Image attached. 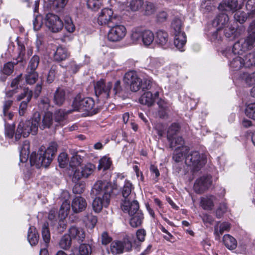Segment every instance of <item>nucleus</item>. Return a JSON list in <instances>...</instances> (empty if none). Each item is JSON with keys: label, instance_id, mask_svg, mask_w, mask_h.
<instances>
[{"label": "nucleus", "instance_id": "nucleus-54", "mask_svg": "<svg viewBox=\"0 0 255 255\" xmlns=\"http://www.w3.org/2000/svg\"><path fill=\"white\" fill-rule=\"evenodd\" d=\"M155 11V7L153 3L149 1H146L144 6V14L146 15H151Z\"/></svg>", "mask_w": 255, "mask_h": 255}, {"label": "nucleus", "instance_id": "nucleus-5", "mask_svg": "<svg viewBox=\"0 0 255 255\" xmlns=\"http://www.w3.org/2000/svg\"><path fill=\"white\" fill-rule=\"evenodd\" d=\"M255 45L247 38L236 42L233 46L232 50H229L224 52V54L228 58H231L233 56H240L246 51L252 49Z\"/></svg>", "mask_w": 255, "mask_h": 255}, {"label": "nucleus", "instance_id": "nucleus-46", "mask_svg": "<svg viewBox=\"0 0 255 255\" xmlns=\"http://www.w3.org/2000/svg\"><path fill=\"white\" fill-rule=\"evenodd\" d=\"M245 112L248 118L255 121V102L248 104Z\"/></svg>", "mask_w": 255, "mask_h": 255}, {"label": "nucleus", "instance_id": "nucleus-26", "mask_svg": "<svg viewBox=\"0 0 255 255\" xmlns=\"http://www.w3.org/2000/svg\"><path fill=\"white\" fill-rule=\"evenodd\" d=\"M129 215L130 217L129 223L131 227L136 228L141 225L144 217L141 210Z\"/></svg>", "mask_w": 255, "mask_h": 255}, {"label": "nucleus", "instance_id": "nucleus-21", "mask_svg": "<svg viewBox=\"0 0 255 255\" xmlns=\"http://www.w3.org/2000/svg\"><path fill=\"white\" fill-rule=\"evenodd\" d=\"M221 10L225 11H237L238 8V2L237 0H226L221 2L218 6Z\"/></svg>", "mask_w": 255, "mask_h": 255}, {"label": "nucleus", "instance_id": "nucleus-31", "mask_svg": "<svg viewBox=\"0 0 255 255\" xmlns=\"http://www.w3.org/2000/svg\"><path fill=\"white\" fill-rule=\"evenodd\" d=\"M29 142L25 140L22 144L20 151V161L21 162H25L27 161L29 154Z\"/></svg>", "mask_w": 255, "mask_h": 255}, {"label": "nucleus", "instance_id": "nucleus-52", "mask_svg": "<svg viewBox=\"0 0 255 255\" xmlns=\"http://www.w3.org/2000/svg\"><path fill=\"white\" fill-rule=\"evenodd\" d=\"M182 26V22L180 19L175 18L172 22L171 26L174 30V33L182 32L181 30Z\"/></svg>", "mask_w": 255, "mask_h": 255}, {"label": "nucleus", "instance_id": "nucleus-59", "mask_svg": "<svg viewBox=\"0 0 255 255\" xmlns=\"http://www.w3.org/2000/svg\"><path fill=\"white\" fill-rule=\"evenodd\" d=\"M30 101V95L29 94L27 98V101H22L20 105L19 108V114L20 116H22L25 113L27 108V103Z\"/></svg>", "mask_w": 255, "mask_h": 255}, {"label": "nucleus", "instance_id": "nucleus-48", "mask_svg": "<svg viewBox=\"0 0 255 255\" xmlns=\"http://www.w3.org/2000/svg\"><path fill=\"white\" fill-rule=\"evenodd\" d=\"M182 150V148L180 149H175L172 158L176 162L182 161L184 157L189 152V150L187 152H183Z\"/></svg>", "mask_w": 255, "mask_h": 255}, {"label": "nucleus", "instance_id": "nucleus-43", "mask_svg": "<svg viewBox=\"0 0 255 255\" xmlns=\"http://www.w3.org/2000/svg\"><path fill=\"white\" fill-rule=\"evenodd\" d=\"M42 236L44 242V247H47V244L50 240V234L48 225L46 223H44L42 226Z\"/></svg>", "mask_w": 255, "mask_h": 255}, {"label": "nucleus", "instance_id": "nucleus-23", "mask_svg": "<svg viewBox=\"0 0 255 255\" xmlns=\"http://www.w3.org/2000/svg\"><path fill=\"white\" fill-rule=\"evenodd\" d=\"M174 45L181 51L184 50V46L186 43V36L184 32L174 33Z\"/></svg>", "mask_w": 255, "mask_h": 255}, {"label": "nucleus", "instance_id": "nucleus-61", "mask_svg": "<svg viewBox=\"0 0 255 255\" xmlns=\"http://www.w3.org/2000/svg\"><path fill=\"white\" fill-rule=\"evenodd\" d=\"M227 211V207L225 203H221L217 208L216 215L218 218H221Z\"/></svg>", "mask_w": 255, "mask_h": 255}, {"label": "nucleus", "instance_id": "nucleus-47", "mask_svg": "<svg viewBox=\"0 0 255 255\" xmlns=\"http://www.w3.org/2000/svg\"><path fill=\"white\" fill-rule=\"evenodd\" d=\"M40 58L37 55H34L32 56L29 62L26 70L35 71L39 63Z\"/></svg>", "mask_w": 255, "mask_h": 255}, {"label": "nucleus", "instance_id": "nucleus-10", "mask_svg": "<svg viewBox=\"0 0 255 255\" xmlns=\"http://www.w3.org/2000/svg\"><path fill=\"white\" fill-rule=\"evenodd\" d=\"M112 87L111 82L106 83L103 80L98 81L94 86L96 96L102 101L108 99Z\"/></svg>", "mask_w": 255, "mask_h": 255}, {"label": "nucleus", "instance_id": "nucleus-3", "mask_svg": "<svg viewBox=\"0 0 255 255\" xmlns=\"http://www.w3.org/2000/svg\"><path fill=\"white\" fill-rule=\"evenodd\" d=\"M40 121V113L35 112L31 119V121H27L25 122H20L18 125L15 138L16 140L20 139L21 135L24 137H27L30 133L34 135L36 134L38 128V122Z\"/></svg>", "mask_w": 255, "mask_h": 255}, {"label": "nucleus", "instance_id": "nucleus-50", "mask_svg": "<svg viewBox=\"0 0 255 255\" xmlns=\"http://www.w3.org/2000/svg\"><path fill=\"white\" fill-rule=\"evenodd\" d=\"M75 184L73 188V192L74 194H82L85 188V183L83 181H79L75 182Z\"/></svg>", "mask_w": 255, "mask_h": 255}, {"label": "nucleus", "instance_id": "nucleus-2", "mask_svg": "<svg viewBox=\"0 0 255 255\" xmlns=\"http://www.w3.org/2000/svg\"><path fill=\"white\" fill-rule=\"evenodd\" d=\"M57 143L53 142L50 143L47 149L42 146L37 153L32 152L30 157L31 165H35L37 168L48 166L57 151Z\"/></svg>", "mask_w": 255, "mask_h": 255}, {"label": "nucleus", "instance_id": "nucleus-38", "mask_svg": "<svg viewBox=\"0 0 255 255\" xmlns=\"http://www.w3.org/2000/svg\"><path fill=\"white\" fill-rule=\"evenodd\" d=\"M247 32L248 36L246 38L255 45V20H253L250 23Z\"/></svg>", "mask_w": 255, "mask_h": 255}, {"label": "nucleus", "instance_id": "nucleus-19", "mask_svg": "<svg viewBox=\"0 0 255 255\" xmlns=\"http://www.w3.org/2000/svg\"><path fill=\"white\" fill-rule=\"evenodd\" d=\"M38 127L41 129L50 128L53 124V119L52 113H45L41 118L40 115V121L38 122Z\"/></svg>", "mask_w": 255, "mask_h": 255}, {"label": "nucleus", "instance_id": "nucleus-49", "mask_svg": "<svg viewBox=\"0 0 255 255\" xmlns=\"http://www.w3.org/2000/svg\"><path fill=\"white\" fill-rule=\"evenodd\" d=\"M246 9L248 10V14L251 17H255V0H247Z\"/></svg>", "mask_w": 255, "mask_h": 255}, {"label": "nucleus", "instance_id": "nucleus-9", "mask_svg": "<svg viewBox=\"0 0 255 255\" xmlns=\"http://www.w3.org/2000/svg\"><path fill=\"white\" fill-rule=\"evenodd\" d=\"M124 83L129 86L132 92H137L141 88V79L138 77L134 71H129L127 72L124 77Z\"/></svg>", "mask_w": 255, "mask_h": 255}, {"label": "nucleus", "instance_id": "nucleus-41", "mask_svg": "<svg viewBox=\"0 0 255 255\" xmlns=\"http://www.w3.org/2000/svg\"><path fill=\"white\" fill-rule=\"evenodd\" d=\"M72 239L68 234L64 235L60 239L59 243L60 247L64 250H68L71 245Z\"/></svg>", "mask_w": 255, "mask_h": 255}, {"label": "nucleus", "instance_id": "nucleus-63", "mask_svg": "<svg viewBox=\"0 0 255 255\" xmlns=\"http://www.w3.org/2000/svg\"><path fill=\"white\" fill-rule=\"evenodd\" d=\"M79 253L81 255H89L91 253V247L87 244H82L79 247Z\"/></svg>", "mask_w": 255, "mask_h": 255}, {"label": "nucleus", "instance_id": "nucleus-57", "mask_svg": "<svg viewBox=\"0 0 255 255\" xmlns=\"http://www.w3.org/2000/svg\"><path fill=\"white\" fill-rule=\"evenodd\" d=\"M58 161L60 167H65L68 161L67 154L65 152L61 153L58 157Z\"/></svg>", "mask_w": 255, "mask_h": 255}, {"label": "nucleus", "instance_id": "nucleus-37", "mask_svg": "<svg viewBox=\"0 0 255 255\" xmlns=\"http://www.w3.org/2000/svg\"><path fill=\"white\" fill-rule=\"evenodd\" d=\"M243 67L250 68L255 65V56L254 53H250L242 58Z\"/></svg>", "mask_w": 255, "mask_h": 255}, {"label": "nucleus", "instance_id": "nucleus-8", "mask_svg": "<svg viewBox=\"0 0 255 255\" xmlns=\"http://www.w3.org/2000/svg\"><path fill=\"white\" fill-rule=\"evenodd\" d=\"M46 27L52 32L56 33L61 31L63 27V22L60 17L53 13H47L44 18Z\"/></svg>", "mask_w": 255, "mask_h": 255}, {"label": "nucleus", "instance_id": "nucleus-16", "mask_svg": "<svg viewBox=\"0 0 255 255\" xmlns=\"http://www.w3.org/2000/svg\"><path fill=\"white\" fill-rule=\"evenodd\" d=\"M62 196L63 197L64 199L61 205L59 213L61 219L65 218L67 217L70 209V201H69V193L67 191H64L62 194Z\"/></svg>", "mask_w": 255, "mask_h": 255}, {"label": "nucleus", "instance_id": "nucleus-34", "mask_svg": "<svg viewBox=\"0 0 255 255\" xmlns=\"http://www.w3.org/2000/svg\"><path fill=\"white\" fill-rule=\"evenodd\" d=\"M132 185L128 181H126L122 190V194L124 198V200L131 199L133 195L131 194Z\"/></svg>", "mask_w": 255, "mask_h": 255}, {"label": "nucleus", "instance_id": "nucleus-12", "mask_svg": "<svg viewBox=\"0 0 255 255\" xmlns=\"http://www.w3.org/2000/svg\"><path fill=\"white\" fill-rule=\"evenodd\" d=\"M109 27L111 29L108 34V38L110 41H119L125 36L127 30L124 25L117 23Z\"/></svg>", "mask_w": 255, "mask_h": 255}, {"label": "nucleus", "instance_id": "nucleus-7", "mask_svg": "<svg viewBox=\"0 0 255 255\" xmlns=\"http://www.w3.org/2000/svg\"><path fill=\"white\" fill-rule=\"evenodd\" d=\"M119 18L114 14L111 9L104 8L100 13L97 22L101 25H108L109 27L118 23Z\"/></svg>", "mask_w": 255, "mask_h": 255}, {"label": "nucleus", "instance_id": "nucleus-1", "mask_svg": "<svg viewBox=\"0 0 255 255\" xmlns=\"http://www.w3.org/2000/svg\"><path fill=\"white\" fill-rule=\"evenodd\" d=\"M113 187L107 181H97L92 189V194L95 196L92 207L95 212L101 211L103 207H107L110 202Z\"/></svg>", "mask_w": 255, "mask_h": 255}, {"label": "nucleus", "instance_id": "nucleus-36", "mask_svg": "<svg viewBox=\"0 0 255 255\" xmlns=\"http://www.w3.org/2000/svg\"><path fill=\"white\" fill-rule=\"evenodd\" d=\"M232 60L230 62V67L235 71H237L243 67L242 58L240 56H233L230 59Z\"/></svg>", "mask_w": 255, "mask_h": 255}, {"label": "nucleus", "instance_id": "nucleus-28", "mask_svg": "<svg viewBox=\"0 0 255 255\" xmlns=\"http://www.w3.org/2000/svg\"><path fill=\"white\" fill-rule=\"evenodd\" d=\"M230 229V224L228 222H223L220 223L217 222L214 226V234L219 239L220 236L223 234L225 231H229Z\"/></svg>", "mask_w": 255, "mask_h": 255}, {"label": "nucleus", "instance_id": "nucleus-32", "mask_svg": "<svg viewBox=\"0 0 255 255\" xmlns=\"http://www.w3.org/2000/svg\"><path fill=\"white\" fill-rule=\"evenodd\" d=\"M223 241L225 246L230 250L235 249L237 246L236 240L229 234L224 236Z\"/></svg>", "mask_w": 255, "mask_h": 255}, {"label": "nucleus", "instance_id": "nucleus-22", "mask_svg": "<svg viewBox=\"0 0 255 255\" xmlns=\"http://www.w3.org/2000/svg\"><path fill=\"white\" fill-rule=\"evenodd\" d=\"M70 56V53L68 51L67 48L62 46H58L55 52L53 58L54 60L57 62H60L65 60Z\"/></svg>", "mask_w": 255, "mask_h": 255}, {"label": "nucleus", "instance_id": "nucleus-6", "mask_svg": "<svg viewBox=\"0 0 255 255\" xmlns=\"http://www.w3.org/2000/svg\"><path fill=\"white\" fill-rule=\"evenodd\" d=\"M185 164L191 167L194 171L199 170L206 163V161L204 155H201L197 151L191 152L185 156Z\"/></svg>", "mask_w": 255, "mask_h": 255}, {"label": "nucleus", "instance_id": "nucleus-33", "mask_svg": "<svg viewBox=\"0 0 255 255\" xmlns=\"http://www.w3.org/2000/svg\"><path fill=\"white\" fill-rule=\"evenodd\" d=\"M142 41L145 46L150 45L154 39L153 32L149 30H143L142 35Z\"/></svg>", "mask_w": 255, "mask_h": 255}, {"label": "nucleus", "instance_id": "nucleus-60", "mask_svg": "<svg viewBox=\"0 0 255 255\" xmlns=\"http://www.w3.org/2000/svg\"><path fill=\"white\" fill-rule=\"evenodd\" d=\"M65 28L69 32H73L75 30V26L69 16H66L65 19Z\"/></svg>", "mask_w": 255, "mask_h": 255}, {"label": "nucleus", "instance_id": "nucleus-44", "mask_svg": "<svg viewBox=\"0 0 255 255\" xmlns=\"http://www.w3.org/2000/svg\"><path fill=\"white\" fill-rule=\"evenodd\" d=\"M111 163L112 161L111 159L106 156H104L99 160L98 169V170L103 169L104 170H106L110 168Z\"/></svg>", "mask_w": 255, "mask_h": 255}, {"label": "nucleus", "instance_id": "nucleus-25", "mask_svg": "<svg viewBox=\"0 0 255 255\" xmlns=\"http://www.w3.org/2000/svg\"><path fill=\"white\" fill-rule=\"evenodd\" d=\"M216 197L213 195H208L201 198L200 205L205 210H211L214 206Z\"/></svg>", "mask_w": 255, "mask_h": 255}, {"label": "nucleus", "instance_id": "nucleus-58", "mask_svg": "<svg viewBox=\"0 0 255 255\" xmlns=\"http://www.w3.org/2000/svg\"><path fill=\"white\" fill-rule=\"evenodd\" d=\"M56 71L57 66L55 65L52 66L47 77V82L48 83H51L53 82L56 74Z\"/></svg>", "mask_w": 255, "mask_h": 255}, {"label": "nucleus", "instance_id": "nucleus-30", "mask_svg": "<svg viewBox=\"0 0 255 255\" xmlns=\"http://www.w3.org/2000/svg\"><path fill=\"white\" fill-rule=\"evenodd\" d=\"M65 100V92L61 88H58L54 94L53 101L57 106H61Z\"/></svg>", "mask_w": 255, "mask_h": 255}, {"label": "nucleus", "instance_id": "nucleus-42", "mask_svg": "<svg viewBox=\"0 0 255 255\" xmlns=\"http://www.w3.org/2000/svg\"><path fill=\"white\" fill-rule=\"evenodd\" d=\"M179 130V127L178 124L173 123L168 128L167 132V138L168 141L173 139L174 136Z\"/></svg>", "mask_w": 255, "mask_h": 255}, {"label": "nucleus", "instance_id": "nucleus-14", "mask_svg": "<svg viewBox=\"0 0 255 255\" xmlns=\"http://www.w3.org/2000/svg\"><path fill=\"white\" fill-rule=\"evenodd\" d=\"M121 208L123 212L128 215H133L134 213L140 210L138 202L134 200H131V199L122 200Z\"/></svg>", "mask_w": 255, "mask_h": 255}, {"label": "nucleus", "instance_id": "nucleus-15", "mask_svg": "<svg viewBox=\"0 0 255 255\" xmlns=\"http://www.w3.org/2000/svg\"><path fill=\"white\" fill-rule=\"evenodd\" d=\"M155 41L159 46L164 49L170 45L168 34L164 30H159L156 32Z\"/></svg>", "mask_w": 255, "mask_h": 255}, {"label": "nucleus", "instance_id": "nucleus-27", "mask_svg": "<svg viewBox=\"0 0 255 255\" xmlns=\"http://www.w3.org/2000/svg\"><path fill=\"white\" fill-rule=\"evenodd\" d=\"M170 143V147L173 148L177 147L176 149H180L182 148V151L187 152L189 150L188 146H184V141L182 137L177 136L174 137L173 139H171L170 141H168Z\"/></svg>", "mask_w": 255, "mask_h": 255}, {"label": "nucleus", "instance_id": "nucleus-24", "mask_svg": "<svg viewBox=\"0 0 255 255\" xmlns=\"http://www.w3.org/2000/svg\"><path fill=\"white\" fill-rule=\"evenodd\" d=\"M229 17L225 13L219 14L213 21L212 25L218 29H222L229 21Z\"/></svg>", "mask_w": 255, "mask_h": 255}, {"label": "nucleus", "instance_id": "nucleus-13", "mask_svg": "<svg viewBox=\"0 0 255 255\" xmlns=\"http://www.w3.org/2000/svg\"><path fill=\"white\" fill-rule=\"evenodd\" d=\"M212 182L210 176L202 177L196 181L194 185V190L197 193H202L211 186Z\"/></svg>", "mask_w": 255, "mask_h": 255}, {"label": "nucleus", "instance_id": "nucleus-64", "mask_svg": "<svg viewBox=\"0 0 255 255\" xmlns=\"http://www.w3.org/2000/svg\"><path fill=\"white\" fill-rule=\"evenodd\" d=\"M42 20L41 15H38L35 16L33 21V29L35 30H38L41 28L42 24Z\"/></svg>", "mask_w": 255, "mask_h": 255}, {"label": "nucleus", "instance_id": "nucleus-55", "mask_svg": "<svg viewBox=\"0 0 255 255\" xmlns=\"http://www.w3.org/2000/svg\"><path fill=\"white\" fill-rule=\"evenodd\" d=\"M143 30V29L140 28H136L133 30L131 34V39L135 42L139 40L142 38Z\"/></svg>", "mask_w": 255, "mask_h": 255}, {"label": "nucleus", "instance_id": "nucleus-62", "mask_svg": "<svg viewBox=\"0 0 255 255\" xmlns=\"http://www.w3.org/2000/svg\"><path fill=\"white\" fill-rule=\"evenodd\" d=\"M68 71L72 73H76L79 69V66L73 61H71L65 66Z\"/></svg>", "mask_w": 255, "mask_h": 255}, {"label": "nucleus", "instance_id": "nucleus-40", "mask_svg": "<svg viewBox=\"0 0 255 255\" xmlns=\"http://www.w3.org/2000/svg\"><path fill=\"white\" fill-rule=\"evenodd\" d=\"M110 249L114 255L122 253L124 251V244L120 241L114 242L111 244Z\"/></svg>", "mask_w": 255, "mask_h": 255}, {"label": "nucleus", "instance_id": "nucleus-20", "mask_svg": "<svg viewBox=\"0 0 255 255\" xmlns=\"http://www.w3.org/2000/svg\"><path fill=\"white\" fill-rule=\"evenodd\" d=\"M159 97V92H156L154 95L151 92L144 93L139 99V102L141 104L151 106L152 105L155 99Z\"/></svg>", "mask_w": 255, "mask_h": 255}, {"label": "nucleus", "instance_id": "nucleus-17", "mask_svg": "<svg viewBox=\"0 0 255 255\" xmlns=\"http://www.w3.org/2000/svg\"><path fill=\"white\" fill-rule=\"evenodd\" d=\"M73 240L77 241L79 243L83 242L85 238V233L84 230L76 227H71L69 230V234Z\"/></svg>", "mask_w": 255, "mask_h": 255}, {"label": "nucleus", "instance_id": "nucleus-39", "mask_svg": "<svg viewBox=\"0 0 255 255\" xmlns=\"http://www.w3.org/2000/svg\"><path fill=\"white\" fill-rule=\"evenodd\" d=\"M38 74L36 71L27 70V73L25 76L26 82L29 85L34 84L37 80Z\"/></svg>", "mask_w": 255, "mask_h": 255}, {"label": "nucleus", "instance_id": "nucleus-11", "mask_svg": "<svg viewBox=\"0 0 255 255\" xmlns=\"http://www.w3.org/2000/svg\"><path fill=\"white\" fill-rule=\"evenodd\" d=\"M95 166L90 163H88L81 167L80 169H76L74 172L72 181L76 182L82 178H88L95 170Z\"/></svg>", "mask_w": 255, "mask_h": 255}, {"label": "nucleus", "instance_id": "nucleus-53", "mask_svg": "<svg viewBox=\"0 0 255 255\" xmlns=\"http://www.w3.org/2000/svg\"><path fill=\"white\" fill-rule=\"evenodd\" d=\"M82 162V157L76 153L72 157L70 162V165L71 167L78 166L81 165Z\"/></svg>", "mask_w": 255, "mask_h": 255}, {"label": "nucleus", "instance_id": "nucleus-51", "mask_svg": "<svg viewBox=\"0 0 255 255\" xmlns=\"http://www.w3.org/2000/svg\"><path fill=\"white\" fill-rule=\"evenodd\" d=\"M247 13L242 11H237L234 14L235 20L240 23H243L245 22L247 19Z\"/></svg>", "mask_w": 255, "mask_h": 255}, {"label": "nucleus", "instance_id": "nucleus-45", "mask_svg": "<svg viewBox=\"0 0 255 255\" xmlns=\"http://www.w3.org/2000/svg\"><path fill=\"white\" fill-rule=\"evenodd\" d=\"M143 4V0H131L128 6L131 10L136 11L142 7Z\"/></svg>", "mask_w": 255, "mask_h": 255}, {"label": "nucleus", "instance_id": "nucleus-4", "mask_svg": "<svg viewBox=\"0 0 255 255\" xmlns=\"http://www.w3.org/2000/svg\"><path fill=\"white\" fill-rule=\"evenodd\" d=\"M95 102L92 98L84 97L80 94L77 95L74 98L72 107L73 111L78 112H88L96 114L97 111L93 110Z\"/></svg>", "mask_w": 255, "mask_h": 255}, {"label": "nucleus", "instance_id": "nucleus-35", "mask_svg": "<svg viewBox=\"0 0 255 255\" xmlns=\"http://www.w3.org/2000/svg\"><path fill=\"white\" fill-rule=\"evenodd\" d=\"M70 113V111H65L62 109L56 110L54 114L55 122L60 124L61 122H63L65 120L67 114Z\"/></svg>", "mask_w": 255, "mask_h": 255}, {"label": "nucleus", "instance_id": "nucleus-18", "mask_svg": "<svg viewBox=\"0 0 255 255\" xmlns=\"http://www.w3.org/2000/svg\"><path fill=\"white\" fill-rule=\"evenodd\" d=\"M86 206L87 202L85 199L81 196H76L72 201V209L75 213L82 212L85 209Z\"/></svg>", "mask_w": 255, "mask_h": 255}, {"label": "nucleus", "instance_id": "nucleus-29", "mask_svg": "<svg viewBox=\"0 0 255 255\" xmlns=\"http://www.w3.org/2000/svg\"><path fill=\"white\" fill-rule=\"evenodd\" d=\"M27 239L31 246L35 245L38 243L39 235L34 227L31 226L29 227L28 231Z\"/></svg>", "mask_w": 255, "mask_h": 255}, {"label": "nucleus", "instance_id": "nucleus-56", "mask_svg": "<svg viewBox=\"0 0 255 255\" xmlns=\"http://www.w3.org/2000/svg\"><path fill=\"white\" fill-rule=\"evenodd\" d=\"M87 5L89 9L97 10L101 7L102 3L98 0H88Z\"/></svg>", "mask_w": 255, "mask_h": 255}]
</instances>
